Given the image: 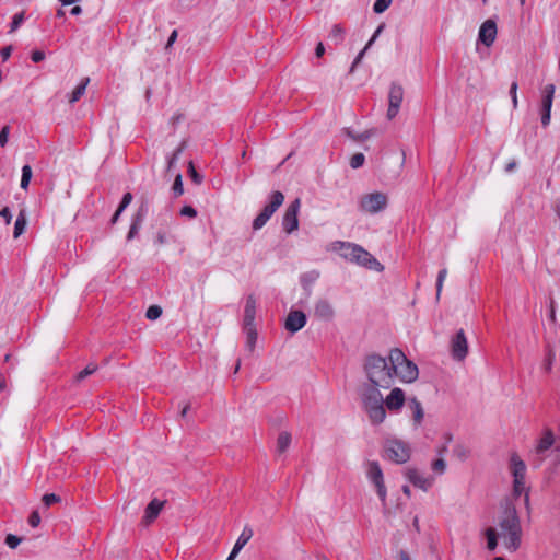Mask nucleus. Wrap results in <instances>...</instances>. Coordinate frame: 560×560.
<instances>
[{
  "label": "nucleus",
  "mask_w": 560,
  "mask_h": 560,
  "mask_svg": "<svg viewBox=\"0 0 560 560\" xmlns=\"http://www.w3.org/2000/svg\"><path fill=\"white\" fill-rule=\"evenodd\" d=\"M256 317V299L253 295H249L246 299L245 308H244V325L253 326Z\"/></svg>",
  "instance_id": "4be33fe9"
},
{
  "label": "nucleus",
  "mask_w": 560,
  "mask_h": 560,
  "mask_svg": "<svg viewBox=\"0 0 560 560\" xmlns=\"http://www.w3.org/2000/svg\"><path fill=\"white\" fill-rule=\"evenodd\" d=\"M89 83H90L89 78H83L81 80V82L78 84V86L72 91V93L69 96L70 104L77 103L84 95Z\"/></svg>",
  "instance_id": "393cba45"
},
{
  "label": "nucleus",
  "mask_w": 560,
  "mask_h": 560,
  "mask_svg": "<svg viewBox=\"0 0 560 560\" xmlns=\"http://www.w3.org/2000/svg\"><path fill=\"white\" fill-rule=\"evenodd\" d=\"M46 55L43 50H34L31 55V59L35 63L43 61Z\"/></svg>",
  "instance_id": "864d4df0"
},
{
  "label": "nucleus",
  "mask_w": 560,
  "mask_h": 560,
  "mask_svg": "<svg viewBox=\"0 0 560 560\" xmlns=\"http://www.w3.org/2000/svg\"><path fill=\"white\" fill-rule=\"evenodd\" d=\"M432 476H443L446 471V462L444 458L439 457L431 463Z\"/></svg>",
  "instance_id": "c85d7f7f"
},
{
  "label": "nucleus",
  "mask_w": 560,
  "mask_h": 560,
  "mask_svg": "<svg viewBox=\"0 0 560 560\" xmlns=\"http://www.w3.org/2000/svg\"><path fill=\"white\" fill-rule=\"evenodd\" d=\"M325 54V47L323 43H318L315 48V55L316 57L320 58Z\"/></svg>",
  "instance_id": "bf43d9fd"
},
{
  "label": "nucleus",
  "mask_w": 560,
  "mask_h": 560,
  "mask_svg": "<svg viewBox=\"0 0 560 560\" xmlns=\"http://www.w3.org/2000/svg\"><path fill=\"white\" fill-rule=\"evenodd\" d=\"M365 156L363 153H355L350 159V166L354 170L361 167L364 164Z\"/></svg>",
  "instance_id": "ea45409f"
},
{
  "label": "nucleus",
  "mask_w": 560,
  "mask_h": 560,
  "mask_svg": "<svg viewBox=\"0 0 560 560\" xmlns=\"http://www.w3.org/2000/svg\"><path fill=\"white\" fill-rule=\"evenodd\" d=\"M497 37V24L492 20L485 21L478 33V39L487 47H490Z\"/></svg>",
  "instance_id": "2eb2a0df"
},
{
  "label": "nucleus",
  "mask_w": 560,
  "mask_h": 560,
  "mask_svg": "<svg viewBox=\"0 0 560 560\" xmlns=\"http://www.w3.org/2000/svg\"><path fill=\"white\" fill-rule=\"evenodd\" d=\"M485 534L487 537V547L489 550L493 551L498 546V539H500L497 529L489 527L486 529Z\"/></svg>",
  "instance_id": "cd10ccee"
},
{
  "label": "nucleus",
  "mask_w": 560,
  "mask_h": 560,
  "mask_svg": "<svg viewBox=\"0 0 560 560\" xmlns=\"http://www.w3.org/2000/svg\"><path fill=\"white\" fill-rule=\"evenodd\" d=\"M405 401V392L399 387H394L385 398L383 397L382 408L397 412L404 407Z\"/></svg>",
  "instance_id": "f8f14e48"
},
{
  "label": "nucleus",
  "mask_w": 560,
  "mask_h": 560,
  "mask_svg": "<svg viewBox=\"0 0 560 560\" xmlns=\"http://www.w3.org/2000/svg\"><path fill=\"white\" fill-rule=\"evenodd\" d=\"M162 315V308L158 305H151L145 313L148 319L155 320Z\"/></svg>",
  "instance_id": "4c0bfd02"
},
{
  "label": "nucleus",
  "mask_w": 560,
  "mask_h": 560,
  "mask_svg": "<svg viewBox=\"0 0 560 560\" xmlns=\"http://www.w3.org/2000/svg\"><path fill=\"white\" fill-rule=\"evenodd\" d=\"M40 523V515L37 511H34L31 513L30 517H28V524L32 526V527H37Z\"/></svg>",
  "instance_id": "3c124183"
},
{
  "label": "nucleus",
  "mask_w": 560,
  "mask_h": 560,
  "mask_svg": "<svg viewBox=\"0 0 560 560\" xmlns=\"http://www.w3.org/2000/svg\"><path fill=\"white\" fill-rule=\"evenodd\" d=\"M510 471L513 477V495H524V504L529 513L530 511V499H529V487L526 485V471L527 467L524 460L517 455L512 454L510 458Z\"/></svg>",
  "instance_id": "20e7f679"
},
{
  "label": "nucleus",
  "mask_w": 560,
  "mask_h": 560,
  "mask_svg": "<svg viewBox=\"0 0 560 560\" xmlns=\"http://www.w3.org/2000/svg\"><path fill=\"white\" fill-rule=\"evenodd\" d=\"M0 217H2L5 221V224H10L12 220V213L8 207H4L0 210Z\"/></svg>",
  "instance_id": "5fc2aeb1"
},
{
  "label": "nucleus",
  "mask_w": 560,
  "mask_h": 560,
  "mask_svg": "<svg viewBox=\"0 0 560 560\" xmlns=\"http://www.w3.org/2000/svg\"><path fill=\"white\" fill-rule=\"evenodd\" d=\"M97 370V366L93 363L88 364L82 371L77 374V381L80 382L93 374Z\"/></svg>",
  "instance_id": "72a5a7b5"
},
{
  "label": "nucleus",
  "mask_w": 560,
  "mask_h": 560,
  "mask_svg": "<svg viewBox=\"0 0 560 560\" xmlns=\"http://www.w3.org/2000/svg\"><path fill=\"white\" fill-rule=\"evenodd\" d=\"M164 502L153 499L144 510L143 522L145 524L152 523L161 513Z\"/></svg>",
  "instance_id": "aec40b11"
},
{
  "label": "nucleus",
  "mask_w": 560,
  "mask_h": 560,
  "mask_svg": "<svg viewBox=\"0 0 560 560\" xmlns=\"http://www.w3.org/2000/svg\"><path fill=\"white\" fill-rule=\"evenodd\" d=\"M173 191L175 196H180L184 192L182 175L178 174L173 184Z\"/></svg>",
  "instance_id": "37998d69"
},
{
  "label": "nucleus",
  "mask_w": 560,
  "mask_h": 560,
  "mask_svg": "<svg viewBox=\"0 0 560 560\" xmlns=\"http://www.w3.org/2000/svg\"><path fill=\"white\" fill-rule=\"evenodd\" d=\"M167 241H168V240H167V234H166V232H164V231H159V232L156 233V236H155V240H154V243H155L156 245H164V244H166V243H167Z\"/></svg>",
  "instance_id": "603ef678"
},
{
  "label": "nucleus",
  "mask_w": 560,
  "mask_h": 560,
  "mask_svg": "<svg viewBox=\"0 0 560 560\" xmlns=\"http://www.w3.org/2000/svg\"><path fill=\"white\" fill-rule=\"evenodd\" d=\"M176 38H177V31H176V30H174V31L171 33V35H170V37H168V39H167L166 47L172 46V45L175 43Z\"/></svg>",
  "instance_id": "052dcab7"
},
{
  "label": "nucleus",
  "mask_w": 560,
  "mask_h": 560,
  "mask_svg": "<svg viewBox=\"0 0 560 560\" xmlns=\"http://www.w3.org/2000/svg\"><path fill=\"white\" fill-rule=\"evenodd\" d=\"M411 455L410 445L399 439H387L384 444V457L396 463L405 464Z\"/></svg>",
  "instance_id": "39448f33"
},
{
  "label": "nucleus",
  "mask_w": 560,
  "mask_h": 560,
  "mask_svg": "<svg viewBox=\"0 0 560 560\" xmlns=\"http://www.w3.org/2000/svg\"><path fill=\"white\" fill-rule=\"evenodd\" d=\"M132 194L131 192H126L124 194L122 198H121V201H120V205L118 208H120V211H125V209L131 203L132 201Z\"/></svg>",
  "instance_id": "8fccbe9b"
},
{
  "label": "nucleus",
  "mask_w": 560,
  "mask_h": 560,
  "mask_svg": "<svg viewBox=\"0 0 560 560\" xmlns=\"http://www.w3.org/2000/svg\"><path fill=\"white\" fill-rule=\"evenodd\" d=\"M145 213H147V208L142 206L139 208L137 213L132 217L131 224H130V228H129V231L127 234L128 241H131L132 238H135L138 235L140 228H141V223L145 217Z\"/></svg>",
  "instance_id": "6ab92c4d"
},
{
  "label": "nucleus",
  "mask_w": 560,
  "mask_h": 560,
  "mask_svg": "<svg viewBox=\"0 0 560 560\" xmlns=\"http://www.w3.org/2000/svg\"><path fill=\"white\" fill-rule=\"evenodd\" d=\"M10 127L4 126L0 131V147H4L9 141Z\"/></svg>",
  "instance_id": "09e8293b"
},
{
  "label": "nucleus",
  "mask_w": 560,
  "mask_h": 560,
  "mask_svg": "<svg viewBox=\"0 0 560 560\" xmlns=\"http://www.w3.org/2000/svg\"><path fill=\"white\" fill-rule=\"evenodd\" d=\"M364 467L368 480L375 487L380 500L385 503L387 498V489L384 482V474L380 463L376 460H370L365 464Z\"/></svg>",
  "instance_id": "423d86ee"
},
{
  "label": "nucleus",
  "mask_w": 560,
  "mask_h": 560,
  "mask_svg": "<svg viewBox=\"0 0 560 560\" xmlns=\"http://www.w3.org/2000/svg\"><path fill=\"white\" fill-rule=\"evenodd\" d=\"M27 219H26V212L25 210H21L16 217L15 223H14V231L13 236L14 238H18L21 236L26 228Z\"/></svg>",
  "instance_id": "a878e982"
},
{
  "label": "nucleus",
  "mask_w": 560,
  "mask_h": 560,
  "mask_svg": "<svg viewBox=\"0 0 560 560\" xmlns=\"http://www.w3.org/2000/svg\"><path fill=\"white\" fill-rule=\"evenodd\" d=\"M404 476L411 485L424 492H428L435 482L434 476L424 475L416 467L406 468Z\"/></svg>",
  "instance_id": "6e6552de"
},
{
  "label": "nucleus",
  "mask_w": 560,
  "mask_h": 560,
  "mask_svg": "<svg viewBox=\"0 0 560 560\" xmlns=\"http://www.w3.org/2000/svg\"><path fill=\"white\" fill-rule=\"evenodd\" d=\"M409 407L412 411V419L415 424H421L424 417V412L420 401L417 398H412L409 400Z\"/></svg>",
  "instance_id": "b1692460"
},
{
  "label": "nucleus",
  "mask_w": 560,
  "mask_h": 560,
  "mask_svg": "<svg viewBox=\"0 0 560 560\" xmlns=\"http://www.w3.org/2000/svg\"><path fill=\"white\" fill-rule=\"evenodd\" d=\"M556 86L553 84H547L542 90V100L540 106L541 124L544 127L550 124L551 107L553 102Z\"/></svg>",
  "instance_id": "9d476101"
},
{
  "label": "nucleus",
  "mask_w": 560,
  "mask_h": 560,
  "mask_svg": "<svg viewBox=\"0 0 560 560\" xmlns=\"http://www.w3.org/2000/svg\"><path fill=\"white\" fill-rule=\"evenodd\" d=\"M32 178V167L26 164L22 167L21 188L26 190Z\"/></svg>",
  "instance_id": "2f4dec72"
},
{
  "label": "nucleus",
  "mask_w": 560,
  "mask_h": 560,
  "mask_svg": "<svg viewBox=\"0 0 560 560\" xmlns=\"http://www.w3.org/2000/svg\"><path fill=\"white\" fill-rule=\"evenodd\" d=\"M446 276H447L446 268H442L438 273V278H436V295H438V298L441 294L443 283H444V280L446 279Z\"/></svg>",
  "instance_id": "e433bc0d"
},
{
  "label": "nucleus",
  "mask_w": 560,
  "mask_h": 560,
  "mask_svg": "<svg viewBox=\"0 0 560 560\" xmlns=\"http://www.w3.org/2000/svg\"><path fill=\"white\" fill-rule=\"evenodd\" d=\"M301 209L300 198L294 199L285 209L282 217V229L285 233L292 234L299 229V212Z\"/></svg>",
  "instance_id": "1a4fd4ad"
},
{
  "label": "nucleus",
  "mask_w": 560,
  "mask_h": 560,
  "mask_svg": "<svg viewBox=\"0 0 560 560\" xmlns=\"http://www.w3.org/2000/svg\"><path fill=\"white\" fill-rule=\"evenodd\" d=\"M24 20H25L24 12H20V13L14 14V16L12 19V22L10 23L9 33L15 32L22 25Z\"/></svg>",
  "instance_id": "473e14b6"
},
{
  "label": "nucleus",
  "mask_w": 560,
  "mask_h": 560,
  "mask_svg": "<svg viewBox=\"0 0 560 560\" xmlns=\"http://www.w3.org/2000/svg\"><path fill=\"white\" fill-rule=\"evenodd\" d=\"M254 532L250 526L246 525L242 529L233 549L232 556H237V553L244 548V546L252 539Z\"/></svg>",
  "instance_id": "412c9836"
},
{
  "label": "nucleus",
  "mask_w": 560,
  "mask_h": 560,
  "mask_svg": "<svg viewBox=\"0 0 560 560\" xmlns=\"http://www.w3.org/2000/svg\"><path fill=\"white\" fill-rule=\"evenodd\" d=\"M443 438H444V443H443L441 446H439V447L436 448V454H438L440 457H442V458H443V456L446 454L447 448H448V444H450V443L452 442V440H453V436H452V434H451V433H445Z\"/></svg>",
  "instance_id": "f704fd0d"
},
{
  "label": "nucleus",
  "mask_w": 560,
  "mask_h": 560,
  "mask_svg": "<svg viewBox=\"0 0 560 560\" xmlns=\"http://www.w3.org/2000/svg\"><path fill=\"white\" fill-rule=\"evenodd\" d=\"M393 0H375L373 11L377 14L383 13L388 9Z\"/></svg>",
  "instance_id": "c9c22d12"
},
{
  "label": "nucleus",
  "mask_w": 560,
  "mask_h": 560,
  "mask_svg": "<svg viewBox=\"0 0 560 560\" xmlns=\"http://www.w3.org/2000/svg\"><path fill=\"white\" fill-rule=\"evenodd\" d=\"M368 49H365V47L358 54V56L354 58L353 62H352V66H351V71L354 70V68L361 62L362 58L364 57V54Z\"/></svg>",
  "instance_id": "13d9d810"
},
{
  "label": "nucleus",
  "mask_w": 560,
  "mask_h": 560,
  "mask_svg": "<svg viewBox=\"0 0 560 560\" xmlns=\"http://www.w3.org/2000/svg\"><path fill=\"white\" fill-rule=\"evenodd\" d=\"M180 215L187 217V218H196L197 217V210L191 206H184L180 209Z\"/></svg>",
  "instance_id": "de8ad7c7"
},
{
  "label": "nucleus",
  "mask_w": 560,
  "mask_h": 560,
  "mask_svg": "<svg viewBox=\"0 0 560 560\" xmlns=\"http://www.w3.org/2000/svg\"><path fill=\"white\" fill-rule=\"evenodd\" d=\"M180 153L182 148H178L176 152H174V154L167 159L168 168H172L175 165Z\"/></svg>",
  "instance_id": "6e6d98bb"
},
{
  "label": "nucleus",
  "mask_w": 560,
  "mask_h": 560,
  "mask_svg": "<svg viewBox=\"0 0 560 560\" xmlns=\"http://www.w3.org/2000/svg\"><path fill=\"white\" fill-rule=\"evenodd\" d=\"M306 322L307 318L304 312L290 311V313L287 316L284 327L289 332L295 334L306 325Z\"/></svg>",
  "instance_id": "4468645a"
},
{
  "label": "nucleus",
  "mask_w": 560,
  "mask_h": 560,
  "mask_svg": "<svg viewBox=\"0 0 560 560\" xmlns=\"http://www.w3.org/2000/svg\"><path fill=\"white\" fill-rule=\"evenodd\" d=\"M314 315L324 322H329L335 316V311L330 302L326 299H319L314 305Z\"/></svg>",
  "instance_id": "dca6fc26"
},
{
  "label": "nucleus",
  "mask_w": 560,
  "mask_h": 560,
  "mask_svg": "<svg viewBox=\"0 0 560 560\" xmlns=\"http://www.w3.org/2000/svg\"><path fill=\"white\" fill-rule=\"evenodd\" d=\"M122 212H124V211H120V208H118V209L116 210V212L114 213V215H113V218H112V223H113V224H115V223L118 221V219H119V217H120V214H121Z\"/></svg>",
  "instance_id": "e2e57ef3"
},
{
  "label": "nucleus",
  "mask_w": 560,
  "mask_h": 560,
  "mask_svg": "<svg viewBox=\"0 0 560 560\" xmlns=\"http://www.w3.org/2000/svg\"><path fill=\"white\" fill-rule=\"evenodd\" d=\"M60 501V498L55 493H46L43 497V502L46 506H50L54 503H57Z\"/></svg>",
  "instance_id": "49530a36"
},
{
  "label": "nucleus",
  "mask_w": 560,
  "mask_h": 560,
  "mask_svg": "<svg viewBox=\"0 0 560 560\" xmlns=\"http://www.w3.org/2000/svg\"><path fill=\"white\" fill-rule=\"evenodd\" d=\"M21 542V538L18 537L16 535H13V534H9L7 537H5V544L14 549L16 548Z\"/></svg>",
  "instance_id": "a18cd8bd"
},
{
  "label": "nucleus",
  "mask_w": 560,
  "mask_h": 560,
  "mask_svg": "<svg viewBox=\"0 0 560 560\" xmlns=\"http://www.w3.org/2000/svg\"><path fill=\"white\" fill-rule=\"evenodd\" d=\"M556 440L550 430H546L544 435L538 440L535 452L537 455H544L546 451H548L553 444Z\"/></svg>",
  "instance_id": "5701e85b"
},
{
  "label": "nucleus",
  "mask_w": 560,
  "mask_h": 560,
  "mask_svg": "<svg viewBox=\"0 0 560 560\" xmlns=\"http://www.w3.org/2000/svg\"><path fill=\"white\" fill-rule=\"evenodd\" d=\"M345 30L339 24H335L329 33V39L332 40L336 45H338L342 43L345 38Z\"/></svg>",
  "instance_id": "c756f323"
},
{
  "label": "nucleus",
  "mask_w": 560,
  "mask_h": 560,
  "mask_svg": "<svg viewBox=\"0 0 560 560\" xmlns=\"http://www.w3.org/2000/svg\"><path fill=\"white\" fill-rule=\"evenodd\" d=\"M327 250L338 254L347 262L371 270L378 271L383 269L381 262L359 244L346 241H334L328 245Z\"/></svg>",
  "instance_id": "7ed1b4c3"
},
{
  "label": "nucleus",
  "mask_w": 560,
  "mask_h": 560,
  "mask_svg": "<svg viewBox=\"0 0 560 560\" xmlns=\"http://www.w3.org/2000/svg\"><path fill=\"white\" fill-rule=\"evenodd\" d=\"M387 207V197L383 192H372L364 195L359 200L361 211L370 214L378 213Z\"/></svg>",
  "instance_id": "0eeeda50"
},
{
  "label": "nucleus",
  "mask_w": 560,
  "mask_h": 560,
  "mask_svg": "<svg viewBox=\"0 0 560 560\" xmlns=\"http://www.w3.org/2000/svg\"><path fill=\"white\" fill-rule=\"evenodd\" d=\"M291 444V435L288 432H281L277 440V448L280 453L285 452Z\"/></svg>",
  "instance_id": "7c9ffc66"
},
{
  "label": "nucleus",
  "mask_w": 560,
  "mask_h": 560,
  "mask_svg": "<svg viewBox=\"0 0 560 560\" xmlns=\"http://www.w3.org/2000/svg\"><path fill=\"white\" fill-rule=\"evenodd\" d=\"M284 201V195L279 191H272L269 196L268 203L264 207L261 212L268 218H271L273 213L280 208Z\"/></svg>",
  "instance_id": "f3484780"
},
{
  "label": "nucleus",
  "mask_w": 560,
  "mask_h": 560,
  "mask_svg": "<svg viewBox=\"0 0 560 560\" xmlns=\"http://www.w3.org/2000/svg\"><path fill=\"white\" fill-rule=\"evenodd\" d=\"M11 52H12L11 46H7V47L2 48L0 51V58L2 59V61L8 60L11 56Z\"/></svg>",
  "instance_id": "4d7b16f0"
},
{
  "label": "nucleus",
  "mask_w": 560,
  "mask_h": 560,
  "mask_svg": "<svg viewBox=\"0 0 560 560\" xmlns=\"http://www.w3.org/2000/svg\"><path fill=\"white\" fill-rule=\"evenodd\" d=\"M452 357L457 361H463L468 353V341L463 329H459L451 341Z\"/></svg>",
  "instance_id": "ddd939ff"
},
{
  "label": "nucleus",
  "mask_w": 560,
  "mask_h": 560,
  "mask_svg": "<svg viewBox=\"0 0 560 560\" xmlns=\"http://www.w3.org/2000/svg\"><path fill=\"white\" fill-rule=\"evenodd\" d=\"M246 330V348L248 351H253L257 341V331L255 326H245Z\"/></svg>",
  "instance_id": "bb28decb"
},
{
  "label": "nucleus",
  "mask_w": 560,
  "mask_h": 560,
  "mask_svg": "<svg viewBox=\"0 0 560 560\" xmlns=\"http://www.w3.org/2000/svg\"><path fill=\"white\" fill-rule=\"evenodd\" d=\"M503 547L515 552L522 545V525L516 508L508 502L499 515L498 527L495 528Z\"/></svg>",
  "instance_id": "f03ea898"
},
{
  "label": "nucleus",
  "mask_w": 560,
  "mask_h": 560,
  "mask_svg": "<svg viewBox=\"0 0 560 560\" xmlns=\"http://www.w3.org/2000/svg\"><path fill=\"white\" fill-rule=\"evenodd\" d=\"M62 7L77 3L79 0H58Z\"/></svg>",
  "instance_id": "774afa93"
},
{
  "label": "nucleus",
  "mask_w": 560,
  "mask_h": 560,
  "mask_svg": "<svg viewBox=\"0 0 560 560\" xmlns=\"http://www.w3.org/2000/svg\"><path fill=\"white\" fill-rule=\"evenodd\" d=\"M363 372L368 382L361 387L360 399L372 424H381L386 418L381 389L392 388L396 380L412 383L419 375L418 366L398 348L389 350L387 357L366 355Z\"/></svg>",
  "instance_id": "f257e3e1"
},
{
  "label": "nucleus",
  "mask_w": 560,
  "mask_h": 560,
  "mask_svg": "<svg viewBox=\"0 0 560 560\" xmlns=\"http://www.w3.org/2000/svg\"><path fill=\"white\" fill-rule=\"evenodd\" d=\"M516 165H517V164H516V162H515V161H512V162H510V163H508V164H506V166H505V171H506V172H512L513 170H515Z\"/></svg>",
  "instance_id": "338daca9"
},
{
  "label": "nucleus",
  "mask_w": 560,
  "mask_h": 560,
  "mask_svg": "<svg viewBox=\"0 0 560 560\" xmlns=\"http://www.w3.org/2000/svg\"><path fill=\"white\" fill-rule=\"evenodd\" d=\"M404 100V90L398 84H392L388 93V109H387V118L389 120L394 119L400 109L401 103Z\"/></svg>",
  "instance_id": "9b49d317"
},
{
  "label": "nucleus",
  "mask_w": 560,
  "mask_h": 560,
  "mask_svg": "<svg viewBox=\"0 0 560 560\" xmlns=\"http://www.w3.org/2000/svg\"><path fill=\"white\" fill-rule=\"evenodd\" d=\"M82 13V8L80 5H74L71 10H70V14L71 15H74V16H78Z\"/></svg>",
  "instance_id": "680f3d73"
},
{
  "label": "nucleus",
  "mask_w": 560,
  "mask_h": 560,
  "mask_svg": "<svg viewBox=\"0 0 560 560\" xmlns=\"http://www.w3.org/2000/svg\"><path fill=\"white\" fill-rule=\"evenodd\" d=\"M374 135V131L373 130H366L364 132H361V133H357V135H352L349 132V136L355 140V141H365L368 140L369 138H371L372 136Z\"/></svg>",
  "instance_id": "c03bdc74"
},
{
  "label": "nucleus",
  "mask_w": 560,
  "mask_h": 560,
  "mask_svg": "<svg viewBox=\"0 0 560 560\" xmlns=\"http://www.w3.org/2000/svg\"><path fill=\"white\" fill-rule=\"evenodd\" d=\"M454 455L460 460H465L468 457V451L464 445H456L453 450Z\"/></svg>",
  "instance_id": "79ce46f5"
},
{
  "label": "nucleus",
  "mask_w": 560,
  "mask_h": 560,
  "mask_svg": "<svg viewBox=\"0 0 560 560\" xmlns=\"http://www.w3.org/2000/svg\"><path fill=\"white\" fill-rule=\"evenodd\" d=\"M284 201V195L279 191H272L269 196L268 203L264 207L261 212L268 218H271L273 213L280 208Z\"/></svg>",
  "instance_id": "a211bd4d"
},
{
  "label": "nucleus",
  "mask_w": 560,
  "mask_h": 560,
  "mask_svg": "<svg viewBox=\"0 0 560 560\" xmlns=\"http://www.w3.org/2000/svg\"><path fill=\"white\" fill-rule=\"evenodd\" d=\"M551 364H552V358H551V354L549 353V355H548V358L546 359V362H545L546 371H550Z\"/></svg>",
  "instance_id": "0e129e2a"
},
{
  "label": "nucleus",
  "mask_w": 560,
  "mask_h": 560,
  "mask_svg": "<svg viewBox=\"0 0 560 560\" xmlns=\"http://www.w3.org/2000/svg\"><path fill=\"white\" fill-rule=\"evenodd\" d=\"M269 219L270 218L260 211V213L253 221V229L255 231L260 230L269 221Z\"/></svg>",
  "instance_id": "58836bf2"
},
{
  "label": "nucleus",
  "mask_w": 560,
  "mask_h": 560,
  "mask_svg": "<svg viewBox=\"0 0 560 560\" xmlns=\"http://www.w3.org/2000/svg\"><path fill=\"white\" fill-rule=\"evenodd\" d=\"M517 88H518V84L516 81H513L511 86H510V96H511V100H512V105H513V108H517V105H518V98H517Z\"/></svg>",
  "instance_id": "a19ab883"
},
{
  "label": "nucleus",
  "mask_w": 560,
  "mask_h": 560,
  "mask_svg": "<svg viewBox=\"0 0 560 560\" xmlns=\"http://www.w3.org/2000/svg\"><path fill=\"white\" fill-rule=\"evenodd\" d=\"M398 560H411V559H410L409 555L406 551L401 550L398 553Z\"/></svg>",
  "instance_id": "69168bd1"
}]
</instances>
